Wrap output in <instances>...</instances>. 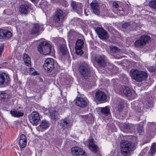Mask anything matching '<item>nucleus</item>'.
<instances>
[{"instance_id": "1", "label": "nucleus", "mask_w": 156, "mask_h": 156, "mask_svg": "<svg viewBox=\"0 0 156 156\" xmlns=\"http://www.w3.org/2000/svg\"><path fill=\"white\" fill-rule=\"evenodd\" d=\"M121 154L123 156H128L135 149V144L129 141L122 140L120 143Z\"/></svg>"}, {"instance_id": "2", "label": "nucleus", "mask_w": 156, "mask_h": 156, "mask_svg": "<svg viewBox=\"0 0 156 156\" xmlns=\"http://www.w3.org/2000/svg\"><path fill=\"white\" fill-rule=\"evenodd\" d=\"M130 76L132 79L139 83L146 80L148 76L147 72L137 69H131Z\"/></svg>"}, {"instance_id": "3", "label": "nucleus", "mask_w": 156, "mask_h": 156, "mask_svg": "<svg viewBox=\"0 0 156 156\" xmlns=\"http://www.w3.org/2000/svg\"><path fill=\"white\" fill-rule=\"evenodd\" d=\"M51 47V44L48 43L43 41L39 43L37 47V49L41 54L47 55L50 52Z\"/></svg>"}, {"instance_id": "4", "label": "nucleus", "mask_w": 156, "mask_h": 156, "mask_svg": "<svg viewBox=\"0 0 156 156\" xmlns=\"http://www.w3.org/2000/svg\"><path fill=\"white\" fill-rule=\"evenodd\" d=\"M79 70L81 75L85 79H87L91 75L88 66L85 62L80 64Z\"/></svg>"}, {"instance_id": "5", "label": "nucleus", "mask_w": 156, "mask_h": 156, "mask_svg": "<svg viewBox=\"0 0 156 156\" xmlns=\"http://www.w3.org/2000/svg\"><path fill=\"white\" fill-rule=\"evenodd\" d=\"M151 39V37L147 35H143L135 42V44L138 47L144 46L150 41Z\"/></svg>"}, {"instance_id": "6", "label": "nucleus", "mask_w": 156, "mask_h": 156, "mask_svg": "<svg viewBox=\"0 0 156 156\" xmlns=\"http://www.w3.org/2000/svg\"><path fill=\"white\" fill-rule=\"evenodd\" d=\"M43 67L44 69L48 73L51 72L54 68V62L53 59L49 58L46 59Z\"/></svg>"}, {"instance_id": "7", "label": "nucleus", "mask_w": 156, "mask_h": 156, "mask_svg": "<svg viewBox=\"0 0 156 156\" xmlns=\"http://www.w3.org/2000/svg\"><path fill=\"white\" fill-rule=\"evenodd\" d=\"M71 154L75 156H86L85 152L81 148L75 146L72 148L71 150Z\"/></svg>"}, {"instance_id": "8", "label": "nucleus", "mask_w": 156, "mask_h": 156, "mask_svg": "<svg viewBox=\"0 0 156 156\" xmlns=\"http://www.w3.org/2000/svg\"><path fill=\"white\" fill-rule=\"evenodd\" d=\"M65 16V14L62 10H57L54 17L53 20L56 22L58 23H61L64 20Z\"/></svg>"}, {"instance_id": "9", "label": "nucleus", "mask_w": 156, "mask_h": 156, "mask_svg": "<svg viewBox=\"0 0 156 156\" xmlns=\"http://www.w3.org/2000/svg\"><path fill=\"white\" fill-rule=\"evenodd\" d=\"M10 83V79L7 74L5 73L0 74V86H6Z\"/></svg>"}, {"instance_id": "10", "label": "nucleus", "mask_w": 156, "mask_h": 156, "mask_svg": "<svg viewBox=\"0 0 156 156\" xmlns=\"http://www.w3.org/2000/svg\"><path fill=\"white\" fill-rule=\"evenodd\" d=\"M30 119L31 123L34 125L37 124L40 119L39 114L37 112L34 111L32 112L30 116Z\"/></svg>"}, {"instance_id": "11", "label": "nucleus", "mask_w": 156, "mask_h": 156, "mask_svg": "<svg viewBox=\"0 0 156 156\" xmlns=\"http://www.w3.org/2000/svg\"><path fill=\"white\" fill-rule=\"evenodd\" d=\"M83 41L82 39H79L77 41L75 48L76 53L78 55H81L83 54L82 48L83 47Z\"/></svg>"}, {"instance_id": "12", "label": "nucleus", "mask_w": 156, "mask_h": 156, "mask_svg": "<svg viewBox=\"0 0 156 156\" xmlns=\"http://www.w3.org/2000/svg\"><path fill=\"white\" fill-rule=\"evenodd\" d=\"M72 123V122L70 119L66 118L61 120L60 124L61 127L63 129H65L71 127Z\"/></svg>"}, {"instance_id": "13", "label": "nucleus", "mask_w": 156, "mask_h": 156, "mask_svg": "<svg viewBox=\"0 0 156 156\" xmlns=\"http://www.w3.org/2000/svg\"><path fill=\"white\" fill-rule=\"evenodd\" d=\"M49 126V122L45 120H43L37 127V129L39 131L43 132L48 128Z\"/></svg>"}, {"instance_id": "14", "label": "nucleus", "mask_w": 156, "mask_h": 156, "mask_svg": "<svg viewBox=\"0 0 156 156\" xmlns=\"http://www.w3.org/2000/svg\"><path fill=\"white\" fill-rule=\"evenodd\" d=\"M99 37L102 39H107L108 38L109 36L107 32L101 28L99 27L96 29Z\"/></svg>"}, {"instance_id": "15", "label": "nucleus", "mask_w": 156, "mask_h": 156, "mask_svg": "<svg viewBox=\"0 0 156 156\" xmlns=\"http://www.w3.org/2000/svg\"><path fill=\"white\" fill-rule=\"evenodd\" d=\"M75 104L80 107L85 108L88 104V101L81 97H79L76 98Z\"/></svg>"}, {"instance_id": "16", "label": "nucleus", "mask_w": 156, "mask_h": 156, "mask_svg": "<svg viewBox=\"0 0 156 156\" xmlns=\"http://www.w3.org/2000/svg\"><path fill=\"white\" fill-rule=\"evenodd\" d=\"M71 6L72 8L76 11L77 13H80L82 12V6L81 3L72 1Z\"/></svg>"}, {"instance_id": "17", "label": "nucleus", "mask_w": 156, "mask_h": 156, "mask_svg": "<svg viewBox=\"0 0 156 156\" xmlns=\"http://www.w3.org/2000/svg\"><path fill=\"white\" fill-rule=\"evenodd\" d=\"M95 60L99 65L103 67L106 66V58L104 55L98 56Z\"/></svg>"}, {"instance_id": "18", "label": "nucleus", "mask_w": 156, "mask_h": 156, "mask_svg": "<svg viewBox=\"0 0 156 156\" xmlns=\"http://www.w3.org/2000/svg\"><path fill=\"white\" fill-rule=\"evenodd\" d=\"M95 97L99 101H104L106 99L107 96L104 92L98 91L96 92Z\"/></svg>"}, {"instance_id": "19", "label": "nucleus", "mask_w": 156, "mask_h": 156, "mask_svg": "<svg viewBox=\"0 0 156 156\" xmlns=\"http://www.w3.org/2000/svg\"><path fill=\"white\" fill-rule=\"evenodd\" d=\"M91 8L93 12L98 15L99 13V7L98 4L96 2L94 1L92 2L90 4Z\"/></svg>"}, {"instance_id": "20", "label": "nucleus", "mask_w": 156, "mask_h": 156, "mask_svg": "<svg viewBox=\"0 0 156 156\" xmlns=\"http://www.w3.org/2000/svg\"><path fill=\"white\" fill-rule=\"evenodd\" d=\"M88 147L89 149L94 153H96L98 149L97 145L94 143V139H91L89 140Z\"/></svg>"}, {"instance_id": "21", "label": "nucleus", "mask_w": 156, "mask_h": 156, "mask_svg": "<svg viewBox=\"0 0 156 156\" xmlns=\"http://www.w3.org/2000/svg\"><path fill=\"white\" fill-rule=\"evenodd\" d=\"M12 36V33L10 31L3 29H0V38L7 37L10 38Z\"/></svg>"}, {"instance_id": "22", "label": "nucleus", "mask_w": 156, "mask_h": 156, "mask_svg": "<svg viewBox=\"0 0 156 156\" xmlns=\"http://www.w3.org/2000/svg\"><path fill=\"white\" fill-rule=\"evenodd\" d=\"M41 28V27H40L38 24H34L30 30L31 33L32 34H39Z\"/></svg>"}, {"instance_id": "23", "label": "nucleus", "mask_w": 156, "mask_h": 156, "mask_svg": "<svg viewBox=\"0 0 156 156\" xmlns=\"http://www.w3.org/2000/svg\"><path fill=\"white\" fill-rule=\"evenodd\" d=\"M27 144V140L24 134H21L20 137L19 145L21 147H25Z\"/></svg>"}, {"instance_id": "24", "label": "nucleus", "mask_w": 156, "mask_h": 156, "mask_svg": "<svg viewBox=\"0 0 156 156\" xmlns=\"http://www.w3.org/2000/svg\"><path fill=\"white\" fill-rule=\"evenodd\" d=\"M30 7L29 5L23 4L21 5L20 7L19 10L20 12L23 14H27L28 12V9Z\"/></svg>"}, {"instance_id": "25", "label": "nucleus", "mask_w": 156, "mask_h": 156, "mask_svg": "<svg viewBox=\"0 0 156 156\" xmlns=\"http://www.w3.org/2000/svg\"><path fill=\"white\" fill-rule=\"evenodd\" d=\"M156 151V143L152 144L151 149L147 156H154Z\"/></svg>"}, {"instance_id": "26", "label": "nucleus", "mask_w": 156, "mask_h": 156, "mask_svg": "<svg viewBox=\"0 0 156 156\" xmlns=\"http://www.w3.org/2000/svg\"><path fill=\"white\" fill-rule=\"evenodd\" d=\"M101 113L105 115H108L110 113V109L109 106H107L101 108Z\"/></svg>"}, {"instance_id": "27", "label": "nucleus", "mask_w": 156, "mask_h": 156, "mask_svg": "<svg viewBox=\"0 0 156 156\" xmlns=\"http://www.w3.org/2000/svg\"><path fill=\"white\" fill-rule=\"evenodd\" d=\"M10 113L12 116L18 117L22 116L24 114L23 112L16 110H11Z\"/></svg>"}, {"instance_id": "28", "label": "nucleus", "mask_w": 156, "mask_h": 156, "mask_svg": "<svg viewBox=\"0 0 156 156\" xmlns=\"http://www.w3.org/2000/svg\"><path fill=\"white\" fill-rule=\"evenodd\" d=\"M23 59L26 65L27 66H29L30 63V59L27 54H24L23 55Z\"/></svg>"}, {"instance_id": "29", "label": "nucleus", "mask_w": 156, "mask_h": 156, "mask_svg": "<svg viewBox=\"0 0 156 156\" xmlns=\"http://www.w3.org/2000/svg\"><path fill=\"white\" fill-rule=\"evenodd\" d=\"M8 96V94L7 93L3 91L0 94V100H1L2 102L5 101V100L7 98Z\"/></svg>"}, {"instance_id": "30", "label": "nucleus", "mask_w": 156, "mask_h": 156, "mask_svg": "<svg viewBox=\"0 0 156 156\" xmlns=\"http://www.w3.org/2000/svg\"><path fill=\"white\" fill-rule=\"evenodd\" d=\"M125 89V86H119L118 88L115 89V91L118 93L123 94Z\"/></svg>"}, {"instance_id": "31", "label": "nucleus", "mask_w": 156, "mask_h": 156, "mask_svg": "<svg viewBox=\"0 0 156 156\" xmlns=\"http://www.w3.org/2000/svg\"><path fill=\"white\" fill-rule=\"evenodd\" d=\"M131 92L129 87L125 86V89L124 90L123 94L127 96H130L131 95Z\"/></svg>"}, {"instance_id": "32", "label": "nucleus", "mask_w": 156, "mask_h": 156, "mask_svg": "<svg viewBox=\"0 0 156 156\" xmlns=\"http://www.w3.org/2000/svg\"><path fill=\"white\" fill-rule=\"evenodd\" d=\"M123 127L124 129V132L126 133L129 132L130 129V125L129 123L124 124L123 125Z\"/></svg>"}, {"instance_id": "33", "label": "nucleus", "mask_w": 156, "mask_h": 156, "mask_svg": "<svg viewBox=\"0 0 156 156\" xmlns=\"http://www.w3.org/2000/svg\"><path fill=\"white\" fill-rule=\"evenodd\" d=\"M51 117V119H55L57 118V112L55 110L53 111L52 112L50 113Z\"/></svg>"}, {"instance_id": "34", "label": "nucleus", "mask_w": 156, "mask_h": 156, "mask_svg": "<svg viewBox=\"0 0 156 156\" xmlns=\"http://www.w3.org/2000/svg\"><path fill=\"white\" fill-rule=\"evenodd\" d=\"M60 50L62 54L63 55H64L67 53V48L65 45L62 46L60 47Z\"/></svg>"}, {"instance_id": "35", "label": "nucleus", "mask_w": 156, "mask_h": 156, "mask_svg": "<svg viewBox=\"0 0 156 156\" xmlns=\"http://www.w3.org/2000/svg\"><path fill=\"white\" fill-rule=\"evenodd\" d=\"M150 6L154 8H156V0H151L149 3Z\"/></svg>"}, {"instance_id": "36", "label": "nucleus", "mask_w": 156, "mask_h": 156, "mask_svg": "<svg viewBox=\"0 0 156 156\" xmlns=\"http://www.w3.org/2000/svg\"><path fill=\"white\" fill-rule=\"evenodd\" d=\"M147 69L150 72L155 71L156 70V66H149L147 67Z\"/></svg>"}, {"instance_id": "37", "label": "nucleus", "mask_w": 156, "mask_h": 156, "mask_svg": "<svg viewBox=\"0 0 156 156\" xmlns=\"http://www.w3.org/2000/svg\"><path fill=\"white\" fill-rule=\"evenodd\" d=\"M110 48L111 51L113 52H116L119 51V49L117 47L115 46H111Z\"/></svg>"}, {"instance_id": "38", "label": "nucleus", "mask_w": 156, "mask_h": 156, "mask_svg": "<svg viewBox=\"0 0 156 156\" xmlns=\"http://www.w3.org/2000/svg\"><path fill=\"white\" fill-rule=\"evenodd\" d=\"M123 82L124 83H127L128 82V79L126 75H124L122 77Z\"/></svg>"}, {"instance_id": "39", "label": "nucleus", "mask_w": 156, "mask_h": 156, "mask_svg": "<svg viewBox=\"0 0 156 156\" xmlns=\"http://www.w3.org/2000/svg\"><path fill=\"white\" fill-rule=\"evenodd\" d=\"M4 48V45L3 44H0V56L2 55V52Z\"/></svg>"}, {"instance_id": "40", "label": "nucleus", "mask_w": 156, "mask_h": 156, "mask_svg": "<svg viewBox=\"0 0 156 156\" xmlns=\"http://www.w3.org/2000/svg\"><path fill=\"white\" fill-rule=\"evenodd\" d=\"M113 6L114 7L118 8L119 7L118 3L116 2H114L113 3Z\"/></svg>"}, {"instance_id": "41", "label": "nucleus", "mask_w": 156, "mask_h": 156, "mask_svg": "<svg viewBox=\"0 0 156 156\" xmlns=\"http://www.w3.org/2000/svg\"><path fill=\"white\" fill-rule=\"evenodd\" d=\"M137 130L140 133L143 132L144 129L141 126H139L137 128Z\"/></svg>"}, {"instance_id": "42", "label": "nucleus", "mask_w": 156, "mask_h": 156, "mask_svg": "<svg viewBox=\"0 0 156 156\" xmlns=\"http://www.w3.org/2000/svg\"><path fill=\"white\" fill-rule=\"evenodd\" d=\"M129 26V23H126L122 24V27L124 28H126Z\"/></svg>"}, {"instance_id": "43", "label": "nucleus", "mask_w": 156, "mask_h": 156, "mask_svg": "<svg viewBox=\"0 0 156 156\" xmlns=\"http://www.w3.org/2000/svg\"><path fill=\"white\" fill-rule=\"evenodd\" d=\"M34 70V69L31 68L30 69V72L31 74L34 75L36 74L34 72H31L32 71L33 72Z\"/></svg>"}, {"instance_id": "44", "label": "nucleus", "mask_w": 156, "mask_h": 156, "mask_svg": "<svg viewBox=\"0 0 156 156\" xmlns=\"http://www.w3.org/2000/svg\"><path fill=\"white\" fill-rule=\"evenodd\" d=\"M9 10H5L4 11V12H7Z\"/></svg>"}, {"instance_id": "45", "label": "nucleus", "mask_w": 156, "mask_h": 156, "mask_svg": "<svg viewBox=\"0 0 156 156\" xmlns=\"http://www.w3.org/2000/svg\"><path fill=\"white\" fill-rule=\"evenodd\" d=\"M7 14L8 15H10L11 14L10 13H9H9L8 14L7 13Z\"/></svg>"}, {"instance_id": "46", "label": "nucleus", "mask_w": 156, "mask_h": 156, "mask_svg": "<svg viewBox=\"0 0 156 156\" xmlns=\"http://www.w3.org/2000/svg\"><path fill=\"white\" fill-rule=\"evenodd\" d=\"M35 0H31V1L32 2L35 1Z\"/></svg>"}, {"instance_id": "47", "label": "nucleus", "mask_w": 156, "mask_h": 156, "mask_svg": "<svg viewBox=\"0 0 156 156\" xmlns=\"http://www.w3.org/2000/svg\"><path fill=\"white\" fill-rule=\"evenodd\" d=\"M54 41L55 42V41H56L55 40H54Z\"/></svg>"}]
</instances>
